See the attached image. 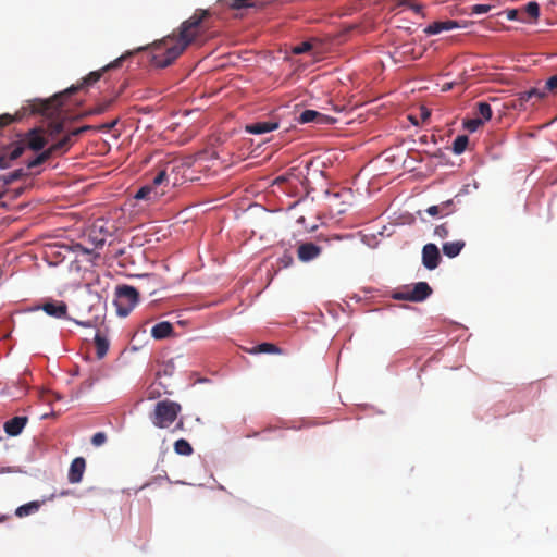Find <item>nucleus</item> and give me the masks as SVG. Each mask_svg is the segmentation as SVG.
<instances>
[{"label": "nucleus", "mask_w": 557, "mask_h": 557, "mask_svg": "<svg viewBox=\"0 0 557 557\" xmlns=\"http://www.w3.org/2000/svg\"><path fill=\"white\" fill-rule=\"evenodd\" d=\"M117 122H119V119H115L110 123H106V124L101 125L99 128L110 131L117 124Z\"/></svg>", "instance_id": "nucleus-48"}, {"label": "nucleus", "mask_w": 557, "mask_h": 557, "mask_svg": "<svg viewBox=\"0 0 557 557\" xmlns=\"http://www.w3.org/2000/svg\"><path fill=\"white\" fill-rule=\"evenodd\" d=\"M469 139L466 135H459L455 138L453 143V151L456 154L462 153L467 146H468Z\"/></svg>", "instance_id": "nucleus-27"}, {"label": "nucleus", "mask_w": 557, "mask_h": 557, "mask_svg": "<svg viewBox=\"0 0 557 557\" xmlns=\"http://www.w3.org/2000/svg\"><path fill=\"white\" fill-rule=\"evenodd\" d=\"M174 451L177 455L190 456L194 449L186 440L180 438L174 443Z\"/></svg>", "instance_id": "nucleus-25"}, {"label": "nucleus", "mask_w": 557, "mask_h": 557, "mask_svg": "<svg viewBox=\"0 0 557 557\" xmlns=\"http://www.w3.org/2000/svg\"><path fill=\"white\" fill-rule=\"evenodd\" d=\"M293 257L290 253L285 252L282 257L278 258L277 264L280 268H288L293 263Z\"/></svg>", "instance_id": "nucleus-37"}, {"label": "nucleus", "mask_w": 557, "mask_h": 557, "mask_svg": "<svg viewBox=\"0 0 557 557\" xmlns=\"http://www.w3.org/2000/svg\"><path fill=\"white\" fill-rule=\"evenodd\" d=\"M116 312L120 317H127L138 302V292L129 285L116 287Z\"/></svg>", "instance_id": "nucleus-5"}, {"label": "nucleus", "mask_w": 557, "mask_h": 557, "mask_svg": "<svg viewBox=\"0 0 557 557\" xmlns=\"http://www.w3.org/2000/svg\"><path fill=\"white\" fill-rule=\"evenodd\" d=\"M546 89L555 90L557 89V74L549 77L546 82Z\"/></svg>", "instance_id": "nucleus-42"}, {"label": "nucleus", "mask_w": 557, "mask_h": 557, "mask_svg": "<svg viewBox=\"0 0 557 557\" xmlns=\"http://www.w3.org/2000/svg\"><path fill=\"white\" fill-rule=\"evenodd\" d=\"M10 162L11 160L5 152L0 156V169H8L10 166Z\"/></svg>", "instance_id": "nucleus-44"}, {"label": "nucleus", "mask_w": 557, "mask_h": 557, "mask_svg": "<svg viewBox=\"0 0 557 557\" xmlns=\"http://www.w3.org/2000/svg\"><path fill=\"white\" fill-rule=\"evenodd\" d=\"M22 191H23V189H22V188L17 189V190H16V193H15V196L21 195V194H22Z\"/></svg>", "instance_id": "nucleus-53"}, {"label": "nucleus", "mask_w": 557, "mask_h": 557, "mask_svg": "<svg viewBox=\"0 0 557 557\" xmlns=\"http://www.w3.org/2000/svg\"><path fill=\"white\" fill-rule=\"evenodd\" d=\"M465 246V240L447 242L443 244L442 250L446 257L455 258L461 252Z\"/></svg>", "instance_id": "nucleus-20"}, {"label": "nucleus", "mask_w": 557, "mask_h": 557, "mask_svg": "<svg viewBox=\"0 0 557 557\" xmlns=\"http://www.w3.org/2000/svg\"><path fill=\"white\" fill-rule=\"evenodd\" d=\"M483 120L480 117L469 119L463 122V127L470 133H473L478 131L479 127L483 125Z\"/></svg>", "instance_id": "nucleus-32"}, {"label": "nucleus", "mask_w": 557, "mask_h": 557, "mask_svg": "<svg viewBox=\"0 0 557 557\" xmlns=\"http://www.w3.org/2000/svg\"><path fill=\"white\" fill-rule=\"evenodd\" d=\"M26 423V417H14L4 423V431L11 436H16L23 431Z\"/></svg>", "instance_id": "nucleus-16"}, {"label": "nucleus", "mask_w": 557, "mask_h": 557, "mask_svg": "<svg viewBox=\"0 0 557 557\" xmlns=\"http://www.w3.org/2000/svg\"><path fill=\"white\" fill-rule=\"evenodd\" d=\"M3 195H4V194L0 191V199L3 197Z\"/></svg>", "instance_id": "nucleus-55"}, {"label": "nucleus", "mask_w": 557, "mask_h": 557, "mask_svg": "<svg viewBox=\"0 0 557 557\" xmlns=\"http://www.w3.org/2000/svg\"><path fill=\"white\" fill-rule=\"evenodd\" d=\"M209 15L208 10L197 9L193 16L181 24L177 36L173 34L153 44L151 64L159 69L172 64L201 35L200 25Z\"/></svg>", "instance_id": "nucleus-1"}, {"label": "nucleus", "mask_w": 557, "mask_h": 557, "mask_svg": "<svg viewBox=\"0 0 557 557\" xmlns=\"http://www.w3.org/2000/svg\"><path fill=\"white\" fill-rule=\"evenodd\" d=\"M27 173L23 170V169H17L11 173H8L5 174L3 177H2V181L5 185H10L12 184L13 182L26 176Z\"/></svg>", "instance_id": "nucleus-28"}, {"label": "nucleus", "mask_w": 557, "mask_h": 557, "mask_svg": "<svg viewBox=\"0 0 557 557\" xmlns=\"http://www.w3.org/2000/svg\"><path fill=\"white\" fill-rule=\"evenodd\" d=\"M525 12L536 20L540 15V5L535 1H531L525 5Z\"/></svg>", "instance_id": "nucleus-34"}, {"label": "nucleus", "mask_w": 557, "mask_h": 557, "mask_svg": "<svg viewBox=\"0 0 557 557\" xmlns=\"http://www.w3.org/2000/svg\"><path fill=\"white\" fill-rule=\"evenodd\" d=\"M26 148L38 151L46 145V139L39 128H33L26 134V138L23 140Z\"/></svg>", "instance_id": "nucleus-12"}, {"label": "nucleus", "mask_w": 557, "mask_h": 557, "mask_svg": "<svg viewBox=\"0 0 557 557\" xmlns=\"http://www.w3.org/2000/svg\"><path fill=\"white\" fill-rule=\"evenodd\" d=\"M73 137H75V135H72V131L66 134L63 138H61L59 141L54 143L53 145H51L48 150L50 151V153L53 156L55 153H64L66 152L73 145Z\"/></svg>", "instance_id": "nucleus-17"}, {"label": "nucleus", "mask_w": 557, "mask_h": 557, "mask_svg": "<svg viewBox=\"0 0 557 557\" xmlns=\"http://www.w3.org/2000/svg\"><path fill=\"white\" fill-rule=\"evenodd\" d=\"M26 149V145L23 140L13 144L5 151L11 161L18 159Z\"/></svg>", "instance_id": "nucleus-24"}, {"label": "nucleus", "mask_w": 557, "mask_h": 557, "mask_svg": "<svg viewBox=\"0 0 557 557\" xmlns=\"http://www.w3.org/2000/svg\"><path fill=\"white\" fill-rule=\"evenodd\" d=\"M86 469V461L83 457L75 458L69 470V481L73 484L79 483Z\"/></svg>", "instance_id": "nucleus-13"}, {"label": "nucleus", "mask_w": 557, "mask_h": 557, "mask_svg": "<svg viewBox=\"0 0 557 557\" xmlns=\"http://www.w3.org/2000/svg\"><path fill=\"white\" fill-rule=\"evenodd\" d=\"M184 421L183 419H180L178 422L175 424V428L173 429V431H183L184 430Z\"/></svg>", "instance_id": "nucleus-52"}, {"label": "nucleus", "mask_w": 557, "mask_h": 557, "mask_svg": "<svg viewBox=\"0 0 557 557\" xmlns=\"http://www.w3.org/2000/svg\"><path fill=\"white\" fill-rule=\"evenodd\" d=\"M352 197V190L350 188L327 193L329 205L332 209L336 210L338 214L346 211L347 207L351 203Z\"/></svg>", "instance_id": "nucleus-7"}, {"label": "nucleus", "mask_w": 557, "mask_h": 557, "mask_svg": "<svg viewBox=\"0 0 557 557\" xmlns=\"http://www.w3.org/2000/svg\"><path fill=\"white\" fill-rule=\"evenodd\" d=\"M441 255L435 244H426L422 249V263L429 270H434L438 267Z\"/></svg>", "instance_id": "nucleus-10"}, {"label": "nucleus", "mask_w": 557, "mask_h": 557, "mask_svg": "<svg viewBox=\"0 0 557 557\" xmlns=\"http://www.w3.org/2000/svg\"><path fill=\"white\" fill-rule=\"evenodd\" d=\"M0 206H1L2 208H5V207H7L5 202H1V203H0Z\"/></svg>", "instance_id": "nucleus-54"}, {"label": "nucleus", "mask_w": 557, "mask_h": 557, "mask_svg": "<svg viewBox=\"0 0 557 557\" xmlns=\"http://www.w3.org/2000/svg\"><path fill=\"white\" fill-rule=\"evenodd\" d=\"M317 239H318V242L329 243L330 240H339L341 236L334 235L331 238H329V237H324L323 235L320 234Z\"/></svg>", "instance_id": "nucleus-46"}, {"label": "nucleus", "mask_w": 557, "mask_h": 557, "mask_svg": "<svg viewBox=\"0 0 557 557\" xmlns=\"http://www.w3.org/2000/svg\"><path fill=\"white\" fill-rule=\"evenodd\" d=\"M50 134L55 135L63 131V123L62 122H54L49 125Z\"/></svg>", "instance_id": "nucleus-41"}, {"label": "nucleus", "mask_w": 557, "mask_h": 557, "mask_svg": "<svg viewBox=\"0 0 557 557\" xmlns=\"http://www.w3.org/2000/svg\"><path fill=\"white\" fill-rule=\"evenodd\" d=\"M432 294V288L426 282H419L407 292L395 293L393 298L397 300L423 301Z\"/></svg>", "instance_id": "nucleus-6"}, {"label": "nucleus", "mask_w": 557, "mask_h": 557, "mask_svg": "<svg viewBox=\"0 0 557 557\" xmlns=\"http://www.w3.org/2000/svg\"><path fill=\"white\" fill-rule=\"evenodd\" d=\"M297 121L300 124L315 123L320 125H326L335 123L336 119L322 114L315 110H305L299 114Z\"/></svg>", "instance_id": "nucleus-8"}, {"label": "nucleus", "mask_w": 557, "mask_h": 557, "mask_svg": "<svg viewBox=\"0 0 557 557\" xmlns=\"http://www.w3.org/2000/svg\"><path fill=\"white\" fill-rule=\"evenodd\" d=\"M518 14H519V13H518V11H517V10H515V9L509 10V11H507V18H508L509 21H515V20H517V18H518Z\"/></svg>", "instance_id": "nucleus-49"}, {"label": "nucleus", "mask_w": 557, "mask_h": 557, "mask_svg": "<svg viewBox=\"0 0 557 557\" xmlns=\"http://www.w3.org/2000/svg\"><path fill=\"white\" fill-rule=\"evenodd\" d=\"M397 7L407 5L409 7L413 0H394Z\"/></svg>", "instance_id": "nucleus-51"}, {"label": "nucleus", "mask_w": 557, "mask_h": 557, "mask_svg": "<svg viewBox=\"0 0 557 557\" xmlns=\"http://www.w3.org/2000/svg\"><path fill=\"white\" fill-rule=\"evenodd\" d=\"M106 441H107V435L103 432H97L91 437V444L97 447L103 445L106 443Z\"/></svg>", "instance_id": "nucleus-36"}, {"label": "nucleus", "mask_w": 557, "mask_h": 557, "mask_svg": "<svg viewBox=\"0 0 557 557\" xmlns=\"http://www.w3.org/2000/svg\"><path fill=\"white\" fill-rule=\"evenodd\" d=\"M453 211H454L453 200H447L440 205L431 206L426 209V212L432 216L448 215Z\"/></svg>", "instance_id": "nucleus-19"}, {"label": "nucleus", "mask_w": 557, "mask_h": 557, "mask_svg": "<svg viewBox=\"0 0 557 557\" xmlns=\"http://www.w3.org/2000/svg\"><path fill=\"white\" fill-rule=\"evenodd\" d=\"M312 45L309 41H304L292 49L294 54H302L311 50Z\"/></svg>", "instance_id": "nucleus-35"}, {"label": "nucleus", "mask_w": 557, "mask_h": 557, "mask_svg": "<svg viewBox=\"0 0 557 557\" xmlns=\"http://www.w3.org/2000/svg\"><path fill=\"white\" fill-rule=\"evenodd\" d=\"M52 154L48 149L44 150L40 154H38L35 159L27 162V168L33 169L36 168L44 162H46Z\"/></svg>", "instance_id": "nucleus-29"}, {"label": "nucleus", "mask_w": 557, "mask_h": 557, "mask_svg": "<svg viewBox=\"0 0 557 557\" xmlns=\"http://www.w3.org/2000/svg\"><path fill=\"white\" fill-rule=\"evenodd\" d=\"M409 8L416 13V14H420V15H423L422 13V9L423 7L421 4H416L413 3V1L411 2V4L409 5Z\"/></svg>", "instance_id": "nucleus-47"}, {"label": "nucleus", "mask_w": 557, "mask_h": 557, "mask_svg": "<svg viewBox=\"0 0 557 557\" xmlns=\"http://www.w3.org/2000/svg\"><path fill=\"white\" fill-rule=\"evenodd\" d=\"M40 506H41L40 502H37V500L29 502L27 504H24V505L17 507L15 510V515L18 518L27 517L29 515L37 512L39 510Z\"/></svg>", "instance_id": "nucleus-22"}, {"label": "nucleus", "mask_w": 557, "mask_h": 557, "mask_svg": "<svg viewBox=\"0 0 557 557\" xmlns=\"http://www.w3.org/2000/svg\"><path fill=\"white\" fill-rule=\"evenodd\" d=\"M255 352H262V354H278L281 352V349L271 343H262L259 344L255 349Z\"/></svg>", "instance_id": "nucleus-30"}, {"label": "nucleus", "mask_w": 557, "mask_h": 557, "mask_svg": "<svg viewBox=\"0 0 557 557\" xmlns=\"http://www.w3.org/2000/svg\"><path fill=\"white\" fill-rule=\"evenodd\" d=\"M95 346L97 358L102 359L108 352L109 342L107 341L106 337L97 333L95 336Z\"/></svg>", "instance_id": "nucleus-23"}, {"label": "nucleus", "mask_w": 557, "mask_h": 557, "mask_svg": "<svg viewBox=\"0 0 557 557\" xmlns=\"http://www.w3.org/2000/svg\"><path fill=\"white\" fill-rule=\"evenodd\" d=\"M278 128L277 122L272 121H259L251 124L246 125V132L250 134H265Z\"/></svg>", "instance_id": "nucleus-14"}, {"label": "nucleus", "mask_w": 557, "mask_h": 557, "mask_svg": "<svg viewBox=\"0 0 557 557\" xmlns=\"http://www.w3.org/2000/svg\"><path fill=\"white\" fill-rule=\"evenodd\" d=\"M476 114L480 115V119L483 122L490 121L492 117V108L487 102H478L476 103Z\"/></svg>", "instance_id": "nucleus-26"}, {"label": "nucleus", "mask_w": 557, "mask_h": 557, "mask_svg": "<svg viewBox=\"0 0 557 557\" xmlns=\"http://www.w3.org/2000/svg\"><path fill=\"white\" fill-rule=\"evenodd\" d=\"M257 3L251 0H230V8L233 10H240L245 8L256 7Z\"/></svg>", "instance_id": "nucleus-31"}, {"label": "nucleus", "mask_w": 557, "mask_h": 557, "mask_svg": "<svg viewBox=\"0 0 557 557\" xmlns=\"http://www.w3.org/2000/svg\"><path fill=\"white\" fill-rule=\"evenodd\" d=\"M544 96H545V92L541 91V90H539L536 88H531L530 90H527V98H530V100L533 99V98H535L536 100H540Z\"/></svg>", "instance_id": "nucleus-40"}, {"label": "nucleus", "mask_w": 557, "mask_h": 557, "mask_svg": "<svg viewBox=\"0 0 557 557\" xmlns=\"http://www.w3.org/2000/svg\"><path fill=\"white\" fill-rule=\"evenodd\" d=\"M113 99L99 103L95 108H92L87 114H102L111 107Z\"/></svg>", "instance_id": "nucleus-33"}, {"label": "nucleus", "mask_w": 557, "mask_h": 557, "mask_svg": "<svg viewBox=\"0 0 557 557\" xmlns=\"http://www.w3.org/2000/svg\"><path fill=\"white\" fill-rule=\"evenodd\" d=\"M183 164L178 162L166 163L156 176L152 178L150 184L141 186L135 194L137 200L158 201L168 191V188L175 187L178 184L176 172Z\"/></svg>", "instance_id": "nucleus-3"}, {"label": "nucleus", "mask_w": 557, "mask_h": 557, "mask_svg": "<svg viewBox=\"0 0 557 557\" xmlns=\"http://www.w3.org/2000/svg\"><path fill=\"white\" fill-rule=\"evenodd\" d=\"M430 115H431L430 111L426 108L422 107L421 108V117H422V120L425 121L426 119L430 117Z\"/></svg>", "instance_id": "nucleus-50"}, {"label": "nucleus", "mask_w": 557, "mask_h": 557, "mask_svg": "<svg viewBox=\"0 0 557 557\" xmlns=\"http://www.w3.org/2000/svg\"><path fill=\"white\" fill-rule=\"evenodd\" d=\"M530 98H527V91L520 92L518 95L517 101H519V106L522 107L525 102H528Z\"/></svg>", "instance_id": "nucleus-45"}, {"label": "nucleus", "mask_w": 557, "mask_h": 557, "mask_svg": "<svg viewBox=\"0 0 557 557\" xmlns=\"http://www.w3.org/2000/svg\"><path fill=\"white\" fill-rule=\"evenodd\" d=\"M491 8L492 7L490 4H474L471 8V13L472 14H485V13L490 12Z\"/></svg>", "instance_id": "nucleus-39"}, {"label": "nucleus", "mask_w": 557, "mask_h": 557, "mask_svg": "<svg viewBox=\"0 0 557 557\" xmlns=\"http://www.w3.org/2000/svg\"><path fill=\"white\" fill-rule=\"evenodd\" d=\"M173 333V325L168 321L157 323L151 329V336L156 339H163Z\"/></svg>", "instance_id": "nucleus-18"}, {"label": "nucleus", "mask_w": 557, "mask_h": 557, "mask_svg": "<svg viewBox=\"0 0 557 557\" xmlns=\"http://www.w3.org/2000/svg\"><path fill=\"white\" fill-rule=\"evenodd\" d=\"M459 24L456 21H437L432 24H430L425 29L424 33L428 35H436L444 30H451L455 28H458Z\"/></svg>", "instance_id": "nucleus-15"}, {"label": "nucleus", "mask_w": 557, "mask_h": 557, "mask_svg": "<svg viewBox=\"0 0 557 557\" xmlns=\"http://www.w3.org/2000/svg\"><path fill=\"white\" fill-rule=\"evenodd\" d=\"M322 250L323 247L315 243H301L297 248V257L301 262H310L317 259Z\"/></svg>", "instance_id": "nucleus-9"}, {"label": "nucleus", "mask_w": 557, "mask_h": 557, "mask_svg": "<svg viewBox=\"0 0 557 557\" xmlns=\"http://www.w3.org/2000/svg\"><path fill=\"white\" fill-rule=\"evenodd\" d=\"M48 315L62 319L66 318L67 314V306L62 300H52L47 301L40 307Z\"/></svg>", "instance_id": "nucleus-11"}, {"label": "nucleus", "mask_w": 557, "mask_h": 557, "mask_svg": "<svg viewBox=\"0 0 557 557\" xmlns=\"http://www.w3.org/2000/svg\"><path fill=\"white\" fill-rule=\"evenodd\" d=\"M38 99H36V101ZM34 102H35V100L29 102L28 108H24L23 112H17L15 115H11L9 113L0 115V127L7 126L15 121H20L25 115L26 110H28V109H29L30 113H34L33 107H32Z\"/></svg>", "instance_id": "nucleus-21"}, {"label": "nucleus", "mask_w": 557, "mask_h": 557, "mask_svg": "<svg viewBox=\"0 0 557 557\" xmlns=\"http://www.w3.org/2000/svg\"><path fill=\"white\" fill-rule=\"evenodd\" d=\"M181 411L182 406L178 403L164 399L156 404L149 419L156 428L168 429L176 421Z\"/></svg>", "instance_id": "nucleus-4"}, {"label": "nucleus", "mask_w": 557, "mask_h": 557, "mask_svg": "<svg viewBox=\"0 0 557 557\" xmlns=\"http://www.w3.org/2000/svg\"><path fill=\"white\" fill-rule=\"evenodd\" d=\"M124 59L125 55H122L113 62L109 63L108 65L103 66L101 70L90 72L86 77L83 78L81 84L72 85L64 91L55 94L50 99L35 101L32 106L33 112H40V114L47 116L55 115L59 112L60 108L63 106L64 98L74 95L77 90L85 86L94 85L101 78L104 72H107L110 69L119 67Z\"/></svg>", "instance_id": "nucleus-2"}, {"label": "nucleus", "mask_w": 557, "mask_h": 557, "mask_svg": "<svg viewBox=\"0 0 557 557\" xmlns=\"http://www.w3.org/2000/svg\"><path fill=\"white\" fill-rule=\"evenodd\" d=\"M92 128L94 127L90 126V125H84V126H81V127H77V128L73 129L72 131V135L79 136L83 133L88 132L89 129H92Z\"/></svg>", "instance_id": "nucleus-43"}, {"label": "nucleus", "mask_w": 557, "mask_h": 557, "mask_svg": "<svg viewBox=\"0 0 557 557\" xmlns=\"http://www.w3.org/2000/svg\"><path fill=\"white\" fill-rule=\"evenodd\" d=\"M448 234H449V230H448V226L446 223L436 226L434 230V235L440 238H446L448 236Z\"/></svg>", "instance_id": "nucleus-38"}]
</instances>
